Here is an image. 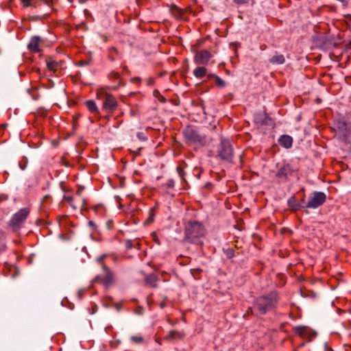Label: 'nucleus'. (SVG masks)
<instances>
[{
    "label": "nucleus",
    "mask_w": 351,
    "mask_h": 351,
    "mask_svg": "<svg viewBox=\"0 0 351 351\" xmlns=\"http://www.w3.org/2000/svg\"><path fill=\"white\" fill-rule=\"evenodd\" d=\"M206 236V230L204 226L196 221H190L184 228V240L192 244L202 245L203 239Z\"/></svg>",
    "instance_id": "1"
},
{
    "label": "nucleus",
    "mask_w": 351,
    "mask_h": 351,
    "mask_svg": "<svg viewBox=\"0 0 351 351\" xmlns=\"http://www.w3.org/2000/svg\"><path fill=\"white\" fill-rule=\"evenodd\" d=\"M278 295L276 293H270L267 295H262L257 298L254 301V307L261 314H265L276 306L278 302Z\"/></svg>",
    "instance_id": "2"
},
{
    "label": "nucleus",
    "mask_w": 351,
    "mask_h": 351,
    "mask_svg": "<svg viewBox=\"0 0 351 351\" xmlns=\"http://www.w3.org/2000/svg\"><path fill=\"white\" fill-rule=\"evenodd\" d=\"M217 156L222 160L232 162L234 156L233 148L227 139H221L217 149Z\"/></svg>",
    "instance_id": "3"
},
{
    "label": "nucleus",
    "mask_w": 351,
    "mask_h": 351,
    "mask_svg": "<svg viewBox=\"0 0 351 351\" xmlns=\"http://www.w3.org/2000/svg\"><path fill=\"white\" fill-rule=\"evenodd\" d=\"M103 274L97 275L95 282H97L106 287H110L115 282V276L113 272L105 264H102Z\"/></svg>",
    "instance_id": "4"
},
{
    "label": "nucleus",
    "mask_w": 351,
    "mask_h": 351,
    "mask_svg": "<svg viewBox=\"0 0 351 351\" xmlns=\"http://www.w3.org/2000/svg\"><path fill=\"white\" fill-rule=\"evenodd\" d=\"M29 214V210L27 208L20 209L12 217L10 221V226L14 231L20 229L23 223L26 220Z\"/></svg>",
    "instance_id": "5"
},
{
    "label": "nucleus",
    "mask_w": 351,
    "mask_h": 351,
    "mask_svg": "<svg viewBox=\"0 0 351 351\" xmlns=\"http://www.w3.org/2000/svg\"><path fill=\"white\" fill-rule=\"evenodd\" d=\"M183 134L185 138L191 143L199 144L201 145H204L206 143L205 136L200 134L193 127H186L183 131Z\"/></svg>",
    "instance_id": "6"
},
{
    "label": "nucleus",
    "mask_w": 351,
    "mask_h": 351,
    "mask_svg": "<svg viewBox=\"0 0 351 351\" xmlns=\"http://www.w3.org/2000/svg\"><path fill=\"white\" fill-rule=\"evenodd\" d=\"M100 95L103 101V109L109 113L114 112L117 109L118 105L115 97L112 95L106 92H101Z\"/></svg>",
    "instance_id": "7"
},
{
    "label": "nucleus",
    "mask_w": 351,
    "mask_h": 351,
    "mask_svg": "<svg viewBox=\"0 0 351 351\" xmlns=\"http://www.w3.org/2000/svg\"><path fill=\"white\" fill-rule=\"evenodd\" d=\"M326 199V196L323 192H314L309 198L305 207L308 208H317L322 206Z\"/></svg>",
    "instance_id": "8"
},
{
    "label": "nucleus",
    "mask_w": 351,
    "mask_h": 351,
    "mask_svg": "<svg viewBox=\"0 0 351 351\" xmlns=\"http://www.w3.org/2000/svg\"><path fill=\"white\" fill-rule=\"evenodd\" d=\"M293 171L294 170L291 165L288 163L283 164L278 168L276 177L285 182L288 180L289 177L293 174Z\"/></svg>",
    "instance_id": "9"
},
{
    "label": "nucleus",
    "mask_w": 351,
    "mask_h": 351,
    "mask_svg": "<svg viewBox=\"0 0 351 351\" xmlns=\"http://www.w3.org/2000/svg\"><path fill=\"white\" fill-rule=\"evenodd\" d=\"M254 121L258 127L272 126L273 121L265 112H258L254 116Z\"/></svg>",
    "instance_id": "10"
},
{
    "label": "nucleus",
    "mask_w": 351,
    "mask_h": 351,
    "mask_svg": "<svg viewBox=\"0 0 351 351\" xmlns=\"http://www.w3.org/2000/svg\"><path fill=\"white\" fill-rule=\"evenodd\" d=\"M211 58L212 55L208 50H201L195 55L194 62L197 64H207Z\"/></svg>",
    "instance_id": "11"
},
{
    "label": "nucleus",
    "mask_w": 351,
    "mask_h": 351,
    "mask_svg": "<svg viewBox=\"0 0 351 351\" xmlns=\"http://www.w3.org/2000/svg\"><path fill=\"white\" fill-rule=\"evenodd\" d=\"M185 337V333L184 331H178V330H170L167 336L165 337V340L166 341H173V340H180L182 339Z\"/></svg>",
    "instance_id": "12"
},
{
    "label": "nucleus",
    "mask_w": 351,
    "mask_h": 351,
    "mask_svg": "<svg viewBox=\"0 0 351 351\" xmlns=\"http://www.w3.org/2000/svg\"><path fill=\"white\" fill-rule=\"evenodd\" d=\"M40 38L39 36H34L31 38L27 48L32 53H38L40 51Z\"/></svg>",
    "instance_id": "13"
},
{
    "label": "nucleus",
    "mask_w": 351,
    "mask_h": 351,
    "mask_svg": "<svg viewBox=\"0 0 351 351\" xmlns=\"http://www.w3.org/2000/svg\"><path fill=\"white\" fill-rule=\"evenodd\" d=\"M278 143L282 147L289 149L292 146L293 138L289 135H282L278 139Z\"/></svg>",
    "instance_id": "14"
},
{
    "label": "nucleus",
    "mask_w": 351,
    "mask_h": 351,
    "mask_svg": "<svg viewBox=\"0 0 351 351\" xmlns=\"http://www.w3.org/2000/svg\"><path fill=\"white\" fill-rule=\"evenodd\" d=\"M287 204H288V206H289L290 210H292V211H294V212H295V211H297V210H298L300 208L304 207L300 203H298L297 202L296 198L295 197V196L291 197L288 199Z\"/></svg>",
    "instance_id": "15"
},
{
    "label": "nucleus",
    "mask_w": 351,
    "mask_h": 351,
    "mask_svg": "<svg viewBox=\"0 0 351 351\" xmlns=\"http://www.w3.org/2000/svg\"><path fill=\"white\" fill-rule=\"evenodd\" d=\"M119 55L120 54L116 48L111 47L108 49V58L110 61H115L119 58Z\"/></svg>",
    "instance_id": "16"
},
{
    "label": "nucleus",
    "mask_w": 351,
    "mask_h": 351,
    "mask_svg": "<svg viewBox=\"0 0 351 351\" xmlns=\"http://www.w3.org/2000/svg\"><path fill=\"white\" fill-rule=\"evenodd\" d=\"M207 69L204 66H199L194 69L193 75L197 78H202L206 75Z\"/></svg>",
    "instance_id": "17"
},
{
    "label": "nucleus",
    "mask_w": 351,
    "mask_h": 351,
    "mask_svg": "<svg viewBox=\"0 0 351 351\" xmlns=\"http://www.w3.org/2000/svg\"><path fill=\"white\" fill-rule=\"evenodd\" d=\"M145 282L150 287H156L157 286L156 282L158 280L157 277L154 274H150L145 277Z\"/></svg>",
    "instance_id": "18"
},
{
    "label": "nucleus",
    "mask_w": 351,
    "mask_h": 351,
    "mask_svg": "<svg viewBox=\"0 0 351 351\" xmlns=\"http://www.w3.org/2000/svg\"><path fill=\"white\" fill-rule=\"evenodd\" d=\"M285 57L282 54L275 55L269 60L270 63L274 64H282L285 62Z\"/></svg>",
    "instance_id": "19"
},
{
    "label": "nucleus",
    "mask_w": 351,
    "mask_h": 351,
    "mask_svg": "<svg viewBox=\"0 0 351 351\" xmlns=\"http://www.w3.org/2000/svg\"><path fill=\"white\" fill-rule=\"evenodd\" d=\"M86 106L88 110L93 113H95L98 112L97 106L95 102L93 100H88L86 101Z\"/></svg>",
    "instance_id": "20"
},
{
    "label": "nucleus",
    "mask_w": 351,
    "mask_h": 351,
    "mask_svg": "<svg viewBox=\"0 0 351 351\" xmlns=\"http://www.w3.org/2000/svg\"><path fill=\"white\" fill-rule=\"evenodd\" d=\"M47 68L51 71H55L56 67L58 66V63L55 60L51 58H48L47 60Z\"/></svg>",
    "instance_id": "21"
},
{
    "label": "nucleus",
    "mask_w": 351,
    "mask_h": 351,
    "mask_svg": "<svg viewBox=\"0 0 351 351\" xmlns=\"http://www.w3.org/2000/svg\"><path fill=\"white\" fill-rule=\"evenodd\" d=\"M337 128L341 131H348L351 128V127L344 121L339 122Z\"/></svg>",
    "instance_id": "22"
},
{
    "label": "nucleus",
    "mask_w": 351,
    "mask_h": 351,
    "mask_svg": "<svg viewBox=\"0 0 351 351\" xmlns=\"http://www.w3.org/2000/svg\"><path fill=\"white\" fill-rule=\"evenodd\" d=\"M64 199L71 206H72L73 208H76L77 206L74 204V198L73 196L71 195H64Z\"/></svg>",
    "instance_id": "23"
},
{
    "label": "nucleus",
    "mask_w": 351,
    "mask_h": 351,
    "mask_svg": "<svg viewBox=\"0 0 351 351\" xmlns=\"http://www.w3.org/2000/svg\"><path fill=\"white\" fill-rule=\"evenodd\" d=\"M214 78L215 80L216 84L219 87H224L226 86V82L221 78L216 75H213Z\"/></svg>",
    "instance_id": "24"
},
{
    "label": "nucleus",
    "mask_w": 351,
    "mask_h": 351,
    "mask_svg": "<svg viewBox=\"0 0 351 351\" xmlns=\"http://www.w3.org/2000/svg\"><path fill=\"white\" fill-rule=\"evenodd\" d=\"M295 331L298 334L302 336L306 331V328L305 326H299L295 328Z\"/></svg>",
    "instance_id": "25"
},
{
    "label": "nucleus",
    "mask_w": 351,
    "mask_h": 351,
    "mask_svg": "<svg viewBox=\"0 0 351 351\" xmlns=\"http://www.w3.org/2000/svg\"><path fill=\"white\" fill-rule=\"evenodd\" d=\"M32 1L33 0H21V2L22 3L23 7L25 8H28L31 6L36 7V5L33 4Z\"/></svg>",
    "instance_id": "26"
},
{
    "label": "nucleus",
    "mask_w": 351,
    "mask_h": 351,
    "mask_svg": "<svg viewBox=\"0 0 351 351\" xmlns=\"http://www.w3.org/2000/svg\"><path fill=\"white\" fill-rule=\"evenodd\" d=\"M130 339L135 343H141L143 341V338L141 336H132Z\"/></svg>",
    "instance_id": "27"
},
{
    "label": "nucleus",
    "mask_w": 351,
    "mask_h": 351,
    "mask_svg": "<svg viewBox=\"0 0 351 351\" xmlns=\"http://www.w3.org/2000/svg\"><path fill=\"white\" fill-rule=\"evenodd\" d=\"M110 78H114V79H119V74L117 72L112 71L109 75Z\"/></svg>",
    "instance_id": "28"
},
{
    "label": "nucleus",
    "mask_w": 351,
    "mask_h": 351,
    "mask_svg": "<svg viewBox=\"0 0 351 351\" xmlns=\"http://www.w3.org/2000/svg\"><path fill=\"white\" fill-rule=\"evenodd\" d=\"M177 171H178V174L180 175V176L182 178L183 173H184L183 168L180 166H178L177 167Z\"/></svg>",
    "instance_id": "29"
},
{
    "label": "nucleus",
    "mask_w": 351,
    "mask_h": 351,
    "mask_svg": "<svg viewBox=\"0 0 351 351\" xmlns=\"http://www.w3.org/2000/svg\"><path fill=\"white\" fill-rule=\"evenodd\" d=\"M250 0H234V2L237 4H245L247 3Z\"/></svg>",
    "instance_id": "30"
},
{
    "label": "nucleus",
    "mask_w": 351,
    "mask_h": 351,
    "mask_svg": "<svg viewBox=\"0 0 351 351\" xmlns=\"http://www.w3.org/2000/svg\"><path fill=\"white\" fill-rule=\"evenodd\" d=\"M174 184V182L172 180H169L167 182V186L168 187H173Z\"/></svg>",
    "instance_id": "31"
},
{
    "label": "nucleus",
    "mask_w": 351,
    "mask_h": 351,
    "mask_svg": "<svg viewBox=\"0 0 351 351\" xmlns=\"http://www.w3.org/2000/svg\"><path fill=\"white\" fill-rule=\"evenodd\" d=\"M104 257H105V255H103V256H101L100 257H99V258H97V261H98L99 263H101V265H102V264H104V263H102V261H103V260H104Z\"/></svg>",
    "instance_id": "32"
},
{
    "label": "nucleus",
    "mask_w": 351,
    "mask_h": 351,
    "mask_svg": "<svg viewBox=\"0 0 351 351\" xmlns=\"http://www.w3.org/2000/svg\"><path fill=\"white\" fill-rule=\"evenodd\" d=\"M82 189H78V190L76 192V195L78 196H81L82 193Z\"/></svg>",
    "instance_id": "33"
},
{
    "label": "nucleus",
    "mask_w": 351,
    "mask_h": 351,
    "mask_svg": "<svg viewBox=\"0 0 351 351\" xmlns=\"http://www.w3.org/2000/svg\"><path fill=\"white\" fill-rule=\"evenodd\" d=\"M88 224H89L90 226H93L95 225L94 222H93V221H90L88 222Z\"/></svg>",
    "instance_id": "34"
},
{
    "label": "nucleus",
    "mask_w": 351,
    "mask_h": 351,
    "mask_svg": "<svg viewBox=\"0 0 351 351\" xmlns=\"http://www.w3.org/2000/svg\"><path fill=\"white\" fill-rule=\"evenodd\" d=\"M45 3H46L47 5H49V1L50 0H43Z\"/></svg>",
    "instance_id": "35"
},
{
    "label": "nucleus",
    "mask_w": 351,
    "mask_h": 351,
    "mask_svg": "<svg viewBox=\"0 0 351 351\" xmlns=\"http://www.w3.org/2000/svg\"><path fill=\"white\" fill-rule=\"evenodd\" d=\"M78 64H79L80 66H83V65L86 64V63H85V62H80Z\"/></svg>",
    "instance_id": "36"
},
{
    "label": "nucleus",
    "mask_w": 351,
    "mask_h": 351,
    "mask_svg": "<svg viewBox=\"0 0 351 351\" xmlns=\"http://www.w3.org/2000/svg\"><path fill=\"white\" fill-rule=\"evenodd\" d=\"M213 75H214V74H210V75H208V77L209 79H210V78H214Z\"/></svg>",
    "instance_id": "37"
},
{
    "label": "nucleus",
    "mask_w": 351,
    "mask_h": 351,
    "mask_svg": "<svg viewBox=\"0 0 351 351\" xmlns=\"http://www.w3.org/2000/svg\"><path fill=\"white\" fill-rule=\"evenodd\" d=\"M165 306V304L164 302L160 304V307L163 308Z\"/></svg>",
    "instance_id": "38"
},
{
    "label": "nucleus",
    "mask_w": 351,
    "mask_h": 351,
    "mask_svg": "<svg viewBox=\"0 0 351 351\" xmlns=\"http://www.w3.org/2000/svg\"><path fill=\"white\" fill-rule=\"evenodd\" d=\"M300 202H301L302 203H304V202H305L304 197H303L301 199Z\"/></svg>",
    "instance_id": "39"
}]
</instances>
